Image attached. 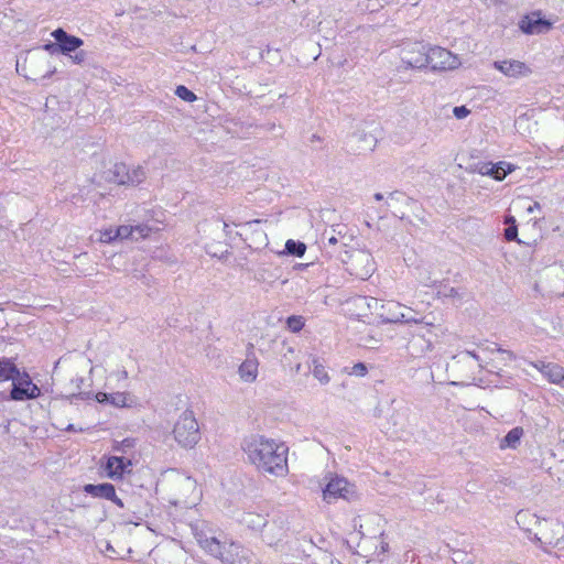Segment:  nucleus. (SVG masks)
Here are the masks:
<instances>
[{
	"mask_svg": "<svg viewBox=\"0 0 564 564\" xmlns=\"http://www.w3.org/2000/svg\"><path fill=\"white\" fill-rule=\"evenodd\" d=\"M241 448L248 462L260 473L274 477L289 474V447L284 443L263 435H250L242 441Z\"/></svg>",
	"mask_w": 564,
	"mask_h": 564,
	"instance_id": "obj_1",
	"label": "nucleus"
},
{
	"mask_svg": "<svg viewBox=\"0 0 564 564\" xmlns=\"http://www.w3.org/2000/svg\"><path fill=\"white\" fill-rule=\"evenodd\" d=\"M195 536L199 546L223 564H254L249 552L237 543L220 541L204 532H197Z\"/></svg>",
	"mask_w": 564,
	"mask_h": 564,
	"instance_id": "obj_2",
	"label": "nucleus"
},
{
	"mask_svg": "<svg viewBox=\"0 0 564 564\" xmlns=\"http://www.w3.org/2000/svg\"><path fill=\"white\" fill-rule=\"evenodd\" d=\"M200 500V491L196 480L189 476L177 474L171 481L170 502L181 508L195 507Z\"/></svg>",
	"mask_w": 564,
	"mask_h": 564,
	"instance_id": "obj_3",
	"label": "nucleus"
},
{
	"mask_svg": "<svg viewBox=\"0 0 564 564\" xmlns=\"http://www.w3.org/2000/svg\"><path fill=\"white\" fill-rule=\"evenodd\" d=\"M174 440L185 448L194 447L199 438V427L192 410H185L174 424Z\"/></svg>",
	"mask_w": 564,
	"mask_h": 564,
	"instance_id": "obj_4",
	"label": "nucleus"
},
{
	"mask_svg": "<svg viewBox=\"0 0 564 564\" xmlns=\"http://www.w3.org/2000/svg\"><path fill=\"white\" fill-rule=\"evenodd\" d=\"M460 65L459 55L445 47L430 44L426 69L433 73H446L458 69Z\"/></svg>",
	"mask_w": 564,
	"mask_h": 564,
	"instance_id": "obj_5",
	"label": "nucleus"
},
{
	"mask_svg": "<svg viewBox=\"0 0 564 564\" xmlns=\"http://www.w3.org/2000/svg\"><path fill=\"white\" fill-rule=\"evenodd\" d=\"M326 485L323 488V500L332 503L337 499L352 500L357 497L355 485L350 484L346 478L328 474L325 476Z\"/></svg>",
	"mask_w": 564,
	"mask_h": 564,
	"instance_id": "obj_6",
	"label": "nucleus"
},
{
	"mask_svg": "<svg viewBox=\"0 0 564 564\" xmlns=\"http://www.w3.org/2000/svg\"><path fill=\"white\" fill-rule=\"evenodd\" d=\"M347 253V259H343V262L347 265V270L351 275L361 280H367L376 271V263L370 252L361 249H354Z\"/></svg>",
	"mask_w": 564,
	"mask_h": 564,
	"instance_id": "obj_7",
	"label": "nucleus"
},
{
	"mask_svg": "<svg viewBox=\"0 0 564 564\" xmlns=\"http://www.w3.org/2000/svg\"><path fill=\"white\" fill-rule=\"evenodd\" d=\"M430 44L423 41L404 43L400 58L406 69L425 70Z\"/></svg>",
	"mask_w": 564,
	"mask_h": 564,
	"instance_id": "obj_8",
	"label": "nucleus"
},
{
	"mask_svg": "<svg viewBox=\"0 0 564 564\" xmlns=\"http://www.w3.org/2000/svg\"><path fill=\"white\" fill-rule=\"evenodd\" d=\"M534 539L545 549L547 546L564 550V524L557 520L539 522Z\"/></svg>",
	"mask_w": 564,
	"mask_h": 564,
	"instance_id": "obj_9",
	"label": "nucleus"
},
{
	"mask_svg": "<svg viewBox=\"0 0 564 564\" xmlns=\"http://www.w3.org/2000/svg\"><path fill=\"white\" fill-rule=\"evenodd\" d=\"M411 313L412 308L395 301H387L380 306L378 316L383 323H423V319L412 316Z\"/></svg>",
	"mask_w": 564,
	"mask_h": 564,
	"instance_id": "obj_10",
	"label": "nucleus"
},
{
	"mask_svg": "<svg viewBox=\"0 0 564 564\" xmlns=\"http://www.w3.org/2000/svg\"><path fill=\"white\" fill-rule=\"evenodd\" d=\"M496 377L505 383H512L517 372V358L511 350L496 347Z\"/></svg>",
	"mask_w": 564,
	"mask_h": 564,
	"instance_id": "obj_11",
	"label": "nucleus"
},
{
	"mask_svg": "<svg viewBox=\"0 0 564 564\" xmlns=\"http://www.w3.org/2000/svg\"><path fill=\"white\" fill-rule=\"evenodd\" d=\"M522 33L528 35L546 34L553 28V22L542 17V11L535 10L522 17L518 23Z\"/></svg>",
	"mask_w": 564,
	"mask_h": 564,
	"instance_id": "obj_12",
	"label": "nucleus"
},
{
	"mask_svg": "<svg viewBox=\"0 0 564 564\" xmlns=\"http://www.w3.org/2000/svg\"><path fill=\"white\" fill-rule=\"evenodd\" d=\"M40 388L32 383L29 376L24 375L18 382L13 380V388L11 390V399L15 401H23L29 399H35L40 395Z\"/></svg>",
	"mask_w": 564,
	"mask_h": 564,
	"instance_id": "obj_13",
	"label": "nucleus"
},
{
	"mask_svg": "<svg viewBox=\"0 0 564 564\" xmlns=\"http://www.w3.org/2000/svg\"><path fill=\"white\" fill-rule=\"evenodd\" d=\"M52 36L58 42L59 54L70 56V53L76 52L84 41L80 37L68 34L65 30L58 28L52 32Z\"/></svg>",
	"mask_w": 564,
	"mask_h": 564,
	"instance_id": "obj_14",
	"label": "nucleus"
},
{
	"mask_svg": "<svg viewBox=\"0 0 564 564\" xmlns=\"http://www.w3.org/2000/svg\"><path fill=\"white\" fill-rule=\"evenodd\" d=\"M377 144V139L373 134L364 131L352 133L348 140V145L355 154H362L371 152Z\"/></svg>",
	"mask_w": 564,
	"mask_h": 564,
	"instance_id": "obj_15",
	"label": "nucleus"
},
{
	"mask_svg": "<svg viewBox=\"0 0 564 564\" xmlns=\"http://www.w3.org/2000/svg\"><path fill=\"white\" fill-rule=\"evenodd\" d=\"M99 403H109L115 408H132L137 404V399L129 392H98L95 395Z\"/></svg>",
	"mask_w": 564,
	"mask_h": 564,
	"instance_id": "obj_16",
	"label": "nucleus"
},
{
	"mask_svg": "<svg viewBox=\"0 0 564 564\" xmlns=\"http://www.w3.org/2000/svg\"><path fill=\"white\" fill-rule=\"evenodd\" d=\"M259 359L252 350L247 352L246 359L238 367L239 379L245 383H252L259 375Z\"/></svg>",
	"mask_w": 564,
	"mask_h": 564,
	"instance_id": "obj_17",
	"label": "nucleus"
},
{
	"mask_svg": "<svg viewBox=\"0 0 564 564\" xmlns=\"http://www.w3.org/2000/svg\"><path fill=\"white\" fill-rule=\"evenodd\" d=\"M84 491L96 498H104L112 501L118 507L123 508L122 500L116 495L115 486L108 482L84 486Z\"/></svg>",
	"mask_w": 564,
	"mask_h": 564,
	"instance_id": "obj_18",
	"label": "nucleus"
},
{
	"mask_svg": "<svg viewBox=\"0 0 564 564\" xmlns=\"http://www.w3.org/2000/svg\"><path fill=\"white\" fill-rule=\"evenodd\" d=\"M432 323H425V326L420 328L416 333L412 335V338L409 341V346L412 349V352L415 355H422L432 350V341L426 339V334H431Z\"/></svg>",
	"mask_w": 564,
	"mask_h": 564,
	"instance_id": "obj_19",
	"label": "nucleus"
},
{
	"mask_svg": "<svg viewBox=\"0 0 564 564\" xmlns=\"http://www.w3.org/2000/svg\"><path fill=\"white\" fill-rule=\"evenodd\" d=\"M132 466L131 460L122 456H110L107 459L105 470L111 479H120Z\"/></svg>",
	"mask_w": 564,
	"mask_h": 564,
	"instance_id": "obj_20",
	"label": "nucleus"
},
{
	"mask_svg": "<svg viewBox=\"0 0 564 564\" xmlns=\"http://www.w3.org/2000/svg\"><path fill=\"white\" fill-rule=\"evenodd\" d=\"M496 69H499L508 77L514 78L528 76L532 73L529 66H527L523 62L516 59L502 61L500 63L496 62Z\"/></svg>",
	"mask_w": 564,
	"mask_h": 564,
	"instance_id": "obj_21",
	"label": "nucleus"
},
{
	"mask_svg": "<svg viewBox=\"0 0 564 564\" xmlns=\"http://www.w3.org/2000/svg\"><path fill=\"white\" fill-rule=\"evenodd\" d=\"M285 532L286 528L282 521H267V527L262 530V536L268 544L272 545L281 541Z\"/></svg>",
	"mask_w": 564,
	"mask_h": 564,
	"instance_id": "obj_22",
	"label": "nucleus"
},
{
	"mask_svg": "<svg viewBox=\"0 0 564 564\" xmlns=\"http://www.w3.org/2000/svg\"><path fill=\"white\" fill-rule=\"evenodd\" d=\"M514 127L521 135L530 137L536 132L538 122L529 113H522L516 119Z\"/></svg>",
	"mask_w": 564,
	"mask_h": 564,
	"instance_id": "obj_23",
	"label": "nucleus"
},
{
	"mask_svg": "<svg viewBox=\"0 0 564 564\" xmlns=\"http://www.w3.org/2000/svg\"><path fill=\"white\" fill-rule=\"evenodd\" d=\"M523 434H524V431L521 426L513 427L500 441V443H499L500 449H507V448L516 449L519 446Z\"/></svg>",
	"mask_w": 564,
	"mask_h": 564,
	"instance_id": "obj_24",
	"label": "nucleus"
},
{
	"mask_svg": "<svg viewBox=\"0 0 564 564\" xmlns=\"http://www.w3.org/2000/svg\"><path fill=\"white\" fill-rule=\"evenodd\" d=\"M241 523L251 530H263L267 527V519L263 514L256 512H245L241 517Z\"/></svg>",
	"mask_w": 564,
	"mask_h": 564,
	"instance_id": "obj_25",
	"label": "nucleus"
},
{
	"mask_svg": "<svg viewBox=\"0 0 564 564\" xmlns=\"http://www.w3.org/2000/svg\"><path fill=\"white\" fill-rule=\"evenodd\" d=\"M436 294L440 299L449 300L451 303L454 305L459 304L463 299L462 292L458 289H455V288L446 285V284H441L437 288Z\"/></svg>",
	"mask_w": 564,
	"mask_h": 564,
	"instance_id": "obj_26",
	"label": "nucleus"
},
{
	"mask_svg": "<svg viewBox=\"0 0 564 564\" xmlns=\"http://www.w3.org/2000/svg\"><path fill=\"white\" fill-rule=\"evenodd\" d=\"M544 373L550 382L562 384L564 379V368L557 364L549 362L547 366H544Z\"/></svg>",
	"mask_w": 564,
	"mask_h": 564,
	"instance_id": "obj_27",
	"label": "nucleus"
},
{
	"mask_svg": "<svg viewBox=\"0 0 564 564\" xmlns=\"http://www.w3.org/2000/svg\"><path fill=\"white\" fill-rule=\"evenodd\" d=\"M15 376H20V372L13 361L9 358H0V379L14 380Z\"/></svg>",
	"mask_w": 564,
	"mask_h": 564,
	"instance_id": "obj_28",
	"label": "nucleus"
},
{
	"mask_svg": "<svg viewBox=\"0 0 564 564\" xmlns=\"http://www.w3.org/2000/svg\"><path fill=\"white\" fill-rule=\"evenodd\" d=\"M415 278L416 281L426 288H435L436 286V280L433 278L432 272L429 267L426 265H419L415 269Z\"/></svg>",
	"mask_w": 564,
	"mask_h": 564,
	"instance_id": "obj_29",
	"label": "nucleus"
},
{
	"mask_svg": "<svg viewBox=\"0 0 564 564\" xmlns=\"http://www.w3.org/2000/svg\"><path fill=\"white\" fill-rule=\"evenodd\" d=\"M110 180L118 185H127L128 165L124 163H116L110 170Z\"/></svg>",
	"mask_w": 564,
	"mask_h": 564,
	"instance_id": "obj_30",
	"label": "nucleus"
},
{
	"mask_svg": "<svg viewBox=\"0 0 564 564\" xmlns=\"http://www.w3.org/2000/svg\"><path fill=\"white\" fill-rule=\"evenodd\" d=\"M506 228L503 230V236L507 241H518V225L516 218L513 216H506L505 218Z\"/></svg>",
	"mask_w": 564,
	"mask_h": 564,
	"instance_id": "obj_31",
	"label": "nucleus"
},
{
	"mask_svg": "<svg viewBox=\"0 0 564 564\" xmlns=\"http://www.w3.org/2000/svg\"><path fill=\"white\" fill-rule=\"evenodd\" d=\"M355 302L358 307L367 306V308L371 313H376L377 315H379L380 306H382V303H383V302H380L376 297H367V296H359L355 300Z\"/></svg>",
	"mask_w": 564,
	"mask_h": 564,
	"instance_id": "obj_32",
	"label": "nucleus"
},
{
	"mask_svg": "<svg viewBox=\"0 0 564 564\" xmlns=\"http://www.w3.org/2000/svg\"><path fill=\"white\" fill-rule=\"evenodd\" d=\"M145 172L141 166H128L127 185H138L145 180Z\"/></svg>",
	"mask_w": 564,
	"mask_h": 564,
	"instance_id": "obj_33",
	"label": "nucleus"
},
{
	"mask_svg": "<svg viewBox=\"0 0 564 564\" xmlns=\"http://www.w3.org/2000/svg\"><path fill=\"white\" fill-rule=\"evenodd\" d=\"M516 169L517 166L512 163L505 161L496 162V181L505 180V177Z\"/></svg>",
	"mask_w": 564,
	"mask_h": 564,
	"instance_id": "obj_34",
	"label": "nucleus"
},
{
	"mask_svg": "<svg viewBox=\"0 0 564 564\" xmlns=\"http://www.w3.org/2000/svg\"><path fill=\"white\" fill-rule=\"evenodd\" d=\"M285 250L290 254L302 257L305 253L306 246L303 242H297L290 239L285 243Z\"/></svg>",
	"mask_w": 564,
	"mask_h": 564,
	"instance_id": "obj_35",
	"label": "nucleus"
},
{
	"mask_svg": "<svg viewBox=\"0 0 564 564\" xmlns=\"http://www.w3.org/2000/svg\"><path fill=\"white\" fill-rule=\"evenodd\" d=\"M336 227L338 228V230L333 226L330 230H325L323 232L322 239L327 241L325 245H327V246L337 245L338 238L336 237V234L341 235L343 226L337 225Z\"/></svg>",
	"mask_w": 564,
	"mask_h": 564,
	"instance_id": "obj_36",
	"label": "nucleus"
},
{
	"mask_svg": "<svg viewBox=\"0 0 564 564\" xmlns=\"http://www.w3.org/2000/svg\"><path fill=\"white\" fill-rule=\"evenodd\" d=\"M313 376L322 384H327L330 380L325 367L323 365L318 364L316 360L314 361Z\"/></svg>",
	"mask_w": 564,
	"mask_h": 564,
	"instance_id": "obj_37",
	"label": "nucleus"
},
{
	"mask_svg": "<svg viewBox=\"0 0 564 564\" xmlns=\"http://www.w3.org/2000/svg\"><path fill=\"white\" fill-rule=\"evenodd\" d=\"M473 171L480 175L494 176V163L492 162H476L473 164Z\"/></svg>",
	"mask_w": 564,
	"mask_h": 564,
	"instance_id": "obj_38",
	"label": "nucleus"
},
{
	"mask_svg": "<svg viewBox=\"0 0 564 564\" xmlns=\"http://www.w3.org/2000/svg\"><path fill=\"white\" fill-rule=\"evenodd\" d=\"M116 228L109 227L99 231V241L101 243H112L118 240Z\"/></svg>",
	"mask_w": 564,
	"mask_h": 564,
	"instance_id": "obj_39",
	"label": "nucleus"
},
{
	"mask_svg": "<svg viewBox=\"0 0 564 564\" xmlns=\"http://www.w3.org/2000/svg\"><path fill=\"white\" fill-rule=\"evenodd\" d=\"M286 325L290 330L297 333L304 327V319L302 316L292 315L288 317Z\"/></svg>",
	"mask_w": 564,
	"mask_h": 564,
	"instance_id": "obj_40",
	"label": "nucleus"
},
{
	"mask_svg": "<svg viewBox=\"0 0 564 564\" xmlns=\"http://www.w3.org/2000/svg\"><path fill=\"white\" fill-rule=\"evenodd\" d=\"M116 235L118 237V240H127V239H133V229L131 225H122L117 227Z\"/></svg>",
	"mask_w": 564,
	"mask_h": 564,
	"instance_id": "obj_41",
	"label": "nucleus"
},
{
	"mask_svg": "<svg viewBox=\"0 0 564 564\" xmlns=\"http://www.w3.org/2000/svg\"><path fill=\"white\" fill-rule=\"evenodd\" d=\"M175 95L188 102L196 100V95L183 85L176 87Z\"/></svg>",
	"mask_w": 564,
	"mask_h": 564,
	"instance_id": "obj_42",
	"label": "nucleus"
},
{
	"mask_svg": "<svg viewBox=\"0 0 564 564\" xmlns=\"http://www.w3.org/2000/svg\"><path fill=\"white\" fill-rule=\"evenodd\" d=\"M72 63L76 65H83L87 59V53L83 50L76 51L74 53H70V56H68Z\"/></svg>",
	"mask_w": 564,
	"mask_h": 564,
	"instance_id": "obj_43",
	"label": "nucleus"
},
{
	"mask_svg": "<svg viewBox=\"0 0 564 564\" xmlns=\"http://www.w3.org/2000/svg\"><path fill=\"white\" fill-rule=\"evenodd\" d=\"M368 372L367 366L364 362L355 364L348 372L350 376L365 377Z\"/></svg>",
	"mask_w": 564,
	"mask_h": 564,
	"instance_id": "obj_44",
	"label": "nucleus"
},
{
	"mask_svg": "<svg viewBox=\"0 0 564 564\" xmlns=\"http://www.w3.org/2000/svg\"><path fill=\"white\" fill-rule=\"evenodd\" d=\"M133 235L137 234L138 238H147L150 235L151 228L148 225L132 226Z\"/></svg>",
	"mask_w": 564,
	"mask_h": 564,
	"instance_id": "obj_45",
	"label": "nucleus"
},
{
	"mask_svg": "<svg viewBox=\"0 0 564 564\" xmlns=\"http://www.w3.org/2000/svg\"><path fill=\"white\" fill-rule=\"evenodd\" d=\"M470 113V110L466 106H457L453 108V115L456 119H465Z\"/></svg>",
	"mask_w": 564,
	"mask_h": 564,
	"instance_id": "obj_46",
	"label": "nucleus"
},
{
	"mask_svg": "<svg viewBox=\"0 0 564 564\" xmlns=\"http://www.w3.org/2000/svg\"><path fill=\"white\" fill-rule=\"evenodd\" d=\"M134 441L132 438H124L122 442L117 443L113 447L115 451L126 453V448H132Z\"/></svg>",
	"mask_w": 564,
	"mask_h": 564,
	"instance_id": "obj_47",
	"label": "nucleus"
},
{
	"mask_svg": "<svg viewBox=\"0 0 564 564\" xmlns=\"http://www.w3.org/2000/svg\"><path fill=\"white\" fill-rule=\"evenodd\" d=\"M455 358H458L459 361H464V362H475V361H477L476 355H474V354H471L469 351L460 352Z\"/></svg>",
	"mask_w": 564,
	"mask_h": 564,
	"instance_id": "obj_48",
	"label": "nucleus"
},
{
	"mask_svg": "<svg viewBox=\"0 0 564 564\" xmlns=\"http://www.w3.org/2000/svg\"><path fill=\"white\" fill-rule=\"evenodd\" d=\"M403 197H404V195L402 193H400V192H392V193H390L388 195L386 204H387L388 207H391L392 203L399 202Z\"/></svg>",
	"mask_w": 564,
	"mask_h": 564,
	"instance_id": "obj_49",
	"label": "nucleus"
},
{
	"mask_svg": "<svg viewBox=\"0 0 564 564\" xmlns=\"http://www.w3.org/2000/svg\"><path fill=\"white\" fill-rule=\"evenodd\" d=\"M43 48L52 54H59L58 42L45 44Z\"/></svg>",
	"mask_w": 564,
	"mask_h": 564,
	"instance_id": "obj_50",
	"label": "nucleus"
},
{
	"mask_svg": "<svg viewBox=\"0 0 564 564\" xmlns=\"http://www.w3.org/2000/svg\"><path fill=\"white\" fill-rule=\"evenodd\" d=\"M549 362H544V361H536V362H533V367L536 368L539 371H541L542 373H544V366H547Z\"/></svg>",
	"mask_w": 564,
	"mask_h": 564,
	"instance_id": "obj_51",
	"label": "nucleus"
},
{
	"mask_svg": "<svg viewBox=\"0 0 564 564\" xmlns=\"http://www.w3.org/2000/svg\"><path fill=\"white\" fill-rule=\"evenodd\" d=\"M539 209H541V205H540V203L534 202L532 205H530V206L527 208V212L531 214V213H534L535 210H539Z\"/></svg>",
	"mask_w": 564,
	"mask_h": 564,
	"instance_id": "obj_52",
	"label": "nucleus"
},
{
	"mask_svg": "<svg viewBox=\"0 0 564 564\" xmlns=\"http://www.w3.org/2000/svg\"><path fill=\"white\" fill-rule=\"evenodd\" d=\"M106 552L108 553L107 555L109 557H112V554L116 553L115 549L112 547V545L110 543H106Z\"/></svg>",
	"mask_w": 564,
	"mask_h": 564,
	"instance_id": "obj_53",
	"label": "nucleus"
},
{
	"mask_svg": "<svg viewBox=\"0 0 564 564\" xmlns=\"http://www.w3.org/2000/svg\"><path fill=\"white\" fill-rule=\"evenodd\" d=\"M119 380H127L128 379V372L126 370H121L117 373Z\"/></svg>",
	"mask_w": 564,
	"mask_h": 564,
	"instance_id": "obj_54",
	"label": "nucleus"
},
{
	"mask_svg": "<svg viewBox=\"0 0 564 564\" xmlns=\"http://www.w3.org/2000/svg\"><path fill=\"white\" fill-rule=\"evenodd\" d=\"M527 516H528V513H527V512L519 511V512L517 513V516H516L517 522H518V523H520V522H521V520H522L523 518H525Z\"/></svg>",
	"mask_w": 564,
	"mask_h": 564,
	"instance_id": "obj_55",
	"label": "nucleus"
},
{
	"mask_svg": "<svg viewBox=\"0 0 564 564\" xmlns=\"http://www.w3.org/2000/svg\"><path fill=\"white\" fill-rule=\"evenodd\" d=\"M28 63L30 64V66H32V65L34 64V59H33V58H31L30 61H28ZM25 64H26V62L22 65V69H23V70L25 69V66H26ZM20 67H21V65L18 63V64H17V70H18V72L20 70Z\"/></svg>",
	"mask_w": 564,
	"mask_h": 564,
	"instance_id": "obj_56",
	"label": "nucleus"
},
{
	"mask_svg": "<svg viewBox=\"0 0 564 564\" xmlns=\"http://www.w3.org/2000/svg\"><path fill=\"white\" fill-rule=\"evenodd\" d=\"M373 197H375L376 200H382L383 199V195L381 193H376Z\"/></svg>",
	"mask_w": 564,
	"mask_h": 564,
	"instance_id": "obj_57",
	"label": "nucleus"
},
{
	"mask_svg": "<svg viewBox=\"0 0 564 564\" xmlns=\"http://www.w3.org/2000/svg\"><path fill=\"white\" fill-rule=\"evenodd\" d=\"M54 72H55V68H53V69L48 70V72H47V74H46V75H44L43 77H44V78H45V77H50L52 74H54Z\"/></svg>",
	"mask_w": 564,
	"mask_h": 564,
	"instance_id": "obj_58",
	"label": "nucleus"
},
{
	"mask_svg": "<svg viewBox=\"0 0 564 564\" xmlns=\"http://www.w3.org/2000/svg\"><path fill=\"white\" fill-rule=\"evenodd\" d=\"M67 431H76V429L74 427L73 424H69L67 427H66Z\"/></svg>",
	"mask_w": 564,
	"mask_h": 564,
	"instance_id": "obj_59",
	"label": "nucleus"
},
{
	"mask_svg": "<svg viewBox=\"0 0 564 564\" xmlns=\"http://www.w3.org/2000/svg\"><path fill=\"white\" fill-rule=\"evenodd\" d=\"M454 555H455L456 557H460V556H463V553H462V552H455V553H454Z\"/></svg>",
	"mask_w": 564,
	"mask_h": 564,
	"instance_id": "obj_60",
	"label": "nucleus"
},
{
	"mask_svg": "<svg viewBox=\"0 0 564 564\" xmlns=\"http://www.w3.org/2000/svg\"><path fill=\"white\" fill-rule=\"evenodd\" d=\"M300 369H301V365L297 364L296 367H295V372H300Z\"/></svg>",
	"mask_w": 564,
	"mask_h": 564,
	"instance_id": "obj_61",
	"label": "nucleus"
},
{
	"mask_svg": "<svg viewBox=\"0 0 564 564\" xmlns=\"http://www.w3.org/2000/svg\"><path fill=\"white\" fill-rule=\"evenodd\" d=\"M24 76H25V78L36 80V77H31V76H29L28 74H25Z\"/></svg>",
	"mask_w": 564,
	"mask_h": 564,
	"instance_id": "obj_62",
	"label": "nucleus"
},
{
	"mask_svg": "<svg viewBox=\"0 0 564 564\" xmlns=\"http://www.w3.org/2000/svg\"><path fill=\"white\" fill-rule=\"evenodd\" d=\"M561 386L564 387V379H563V383Z\"/></svg>",
	"mask_w": 564,
	"mask_h": 564,
	"instance_id": "obj_63",
	"label": "nucleus"
}]
</instances>
